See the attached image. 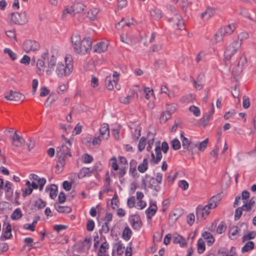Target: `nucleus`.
Instances as JSON below:
<instances>
[{"instance_id":"obj_1","label":"nucleus","mask_w":256,"mask_h":256,"mask_svg":"<svg viewBox=\"0 0 256 256\" xmlns=\"http://www.w3.org/2000/svg\"><path fill=\"white\" fill-rule=\"evenodd\" d=\"M71 40L73 48L76 54H84L92 48V42L89 37L81 40L80 36L76 34L72 36Z\"/></svg>"},{"instance_id":"obj_2","label":"nucleus","mask_w":256,"mask_h":256,"mask_svg":"<svg viewBox=\"0 0 256 256\" xmlns=\"http://www.w3.org/2000/svg\"><path fill=\"white\" fill-rule=\"evenodd\" d=\"M72 143L70 141H68V145L62 144L60 146H58L56 148V154L58 158V164L56 166L58 170H56V174H60L61 171L59 170V166L64 168L66 162L68 160L69 158L72 156L70 152V148Z\"/></svg>"},{"instance_id":"obj_3","label":"nucleus","mask_w":256,"mask_h":256,"mask_svg":"<svg viewBox=\"0 0 256 256\" xmlns=\"http://www.w3.org/2000/svg\"><path fill=\"white\" fill-rule=\"evenodd\" d=\"M180 137L184 149L187 150L192 156L196 152V148L200 151L204 152L206 148L208 142V138H206L202 142L194 143L185 137L182 132L180 134Z\"/></svg>"},{"instance_id":"obj_4","label":"nucleus","mask_w":256,"mask_h":256,"mask_svg":"<svg viewBox=\"0 0 256 256\" xmlns=\"http://www.w3.org/2000/svg\"><path fill=\"white\" fill-rule=\"evenodd\" d=\"M241 42L238 40H234L226 47L224 52V59L226 62L234 63V57L235 54L240 48Z\"/></svg>"},{"instance_id":"obj_5","label":"nucleus","mask_w":256,"mask_h":256,"mask_svg":"<svg viewBox=\"0 0 256 256\" xmlns=\"http://www.w3.org/2000/svg\"><path fill=\"white\" fill-rule=\"evenodd\" d=\"M145 178L142 180V186L144 188L146 189V186L152 190L154 192L153 196H156L158 192L161 190V187L158 184L154 178L146 174L144 176Z\"/></svg>"},{"instance_id":"obj_6","label":"nucleus","mask_w":256,"mask_h":256,"mask_svg":"<svg viewBox=\"0 0 256 256\" xmlns=\"http://www.w3.org/2000/svg\"><path fill=\"white\" fill-rule=\"evenodd\" d=\"M235 29L236 26L234 24H230L227 26L221 28L215 34V36L216 38V41H220L224 36L232 34Z\"/></svg>"},{"instance_id":"obj_7","label":"nucleus","mask_w":256,"mask_h":256,"mask_svg":"<svg viewBox=\"0 0 256 256\" xmlns=\"http://www.w3.org/2000/svg\"><path fill=\"white\" fill-rule=\"evenodd\" d=\"M73 66L70 63L64 65L62 63H58L56 66V73L60 77L68 76L72 72Z\"/></svg>"},{"instance_id":"obj_8","label":"nucleus","mask_w":256,"mask_h":256,"mask_svg":"<svg viewBox=\"0 0 256 256\" xmlns=\"http://www.w3.org/2000/svg\"><path fill=\"white\" fill-rule=\"evenodd\" d=\"M22 47L24 50L28 53L30 51L35 52L38 50L40 48V46L35 40H28L24 42Z\"/></svg>"},{"instance_id":"obj_9","label":"nucleus","mask_w":256,"mask_h":256,"mask_svg":"<svg viewBox=\"0 0 256 256\" xmlns=\"http://www.w3.org/2000/svg\"><path fill=\"white\" fill-rule=\"evenodd\" d=\"M174 12L176 13L174 14V17L168 18L169 22H174L175 23L176 28L178 30H184V21L182 18V16L177 12V10L174 8H173Z\"/></svg>"},{"instance_id":"obj_10","label":"nucleus","mask_w":256,"mask_h":256,"mask_svg":"<svg viewBox=\"0 0 256 256\" xmlns=\"http://www.w3.org/2000/svg\"><path fill=\"white\" fill-rule=\"evenodd\" d=\"M11 20L14 24H24L27 22L26 14L24 12L20 14L12 12L11 14Z\"/></svg>"},{"instance_id":"obj_11","label":"nucleus","mask_w":256,"mask_h":256,"mask_svg":"<svg viewBox=\"0 0 256 256\" xmlns=\"http://www.w3.org/2000/svg\"><path fill=\"white\" fill-rule=\"evenodd\" d=\"M12 236V226L10 222H4L3 224L2 234L0 237L1 240L10 239Z\"/></svg>"},{"instance_id":"obj_12","label":"nucleus","mask_w":256,"mask_h":256,"mask_svg":"<svg viewBox=\"0 0 256 256\" xmlns=\"http://www.w3.org/2000/svg\"><path fill=\"white\" fill-rule=\"evenodd\" d=\"M4 98L9 100L19 102L24 100L25 96L20 92L10 90L8 95L6 96Z\"/></svg>"},{"instance_id":"obj_13","label":"nucleus","mask_w":256,"mask_h":256,"mask_svg":"<svg viewBox=\"0 0 256 256\" xmlns=\"http://www.w3.org/2000/svg\"><path fill=\"white\" fill-rule=\"evenodd\" d=\"M13 184L9 181L6 180L4 186L6 193V198L7 200L12 202L13 200V190L12 186Z\"/></svg>"},{"instance_id":"obj_14","label":"nucleus","mask_w":256,"mask_h":256,"mask_svg":"<svg viewBox=\"0 0 256 256\" xmlns=\"http://www.w3.org/2000/svg\"><path fill=\"white\" fill-rule=\"evenodd\" d=\"M100 136L102 139H108L110 136L108 124L106 123L103 124L100 128Z\"/></svg>"},{"instance_id":"obj_15","label":"nucleus","mask_w":256,"mask_h":256,"mask_svg":"<svg viewBox=\"0 0 256 256\" xmlns=\"http://www.w3.org/2000/svg\"><path fill=\"white\" fill-rule=\"evenodd\" d=\"M216 12V9L210 6H208L206 10L201 14L202 18L204 20H208L212 17Z\"/></svg>"},{"instance_id":"obj_16","label":"nucleus","mask_w":256,"mask_h":256,"mask_svg":"<svg viewBox=\"0 0 256 256\" xmlns=\"http://www.w3.org/2000/svg\"><path fill=\"white\" fill-rule=\"evenodd\" d=\"M182 214L183 210L182 208H176L170 212V219L173 220L174 222H175Z\"/></svg>"},{"instance_id":"obj_17","label":"nucleus","mask_w":256,"mask_h":256,"mask_svg":"<svg viewBox=\"0 0 256 256\" xmlns=\"http://www.w3.org/2000/svg\"><path fill=\"white\" fill-rule=\"evenodd\" d=\"M158 209L157 206L156 204H151L146 210V218L148 220H150L152 218L155 214Z\"/></svg>"},{"instance_id":"obj_18","label":"nucleus","mask_w":256,"mask_h":256,"mask_svg":"<svg viewBox=\"0 0 256 256\" xmlns=\"http://www.w3.org/2000/svg\"><path fill=\"white\" fill-rule=\"evenodd\" d=\"M108 44L104 42H101L94 46V52L98 53H102L106 52L107 50Z\"/></svg>"},{"instance_id":"obj_19","label":"nucleus","mask_w":256,"mask_h":256,"mask_svg":"<svg viewBox=\"0 0 256 256\" xmlns=\"http://www.w3.org/2000/svg\"><path fill=\"white\" fill-rule=\"evenodd\" d=\"M204 208L202 205H198L196 208V216L198 220L206 218V216L204 212Z\"/></svg>"},{"instance_id":"obj_20","label":"nucleus","mask_w":256,"mask_h":256,"mask_svg":"<svg viewBox=\"0 0 256 256\" xmlns=\"http://www.w3.org/2000/svg\"><path fill=\"white\" fill-rule=\"evenodd\" d=\"M202 236L206 240L207 244L208 246H211L214 242L215 239L213 236L208 232H204L202 234Z\"/></svg>"},{"instance_id":"obj_21","label":"nucleus","mask_w":256,"mask_h":256,"mask_svg":"<svg viewBox=\"0 0 256 256\" xmlns=\"http://www.w3.org/2000/svg\"><path fill=\"white\" fill-rule=\"evenodd\" d=\"M45 62L42 60H38L36 62V72L40 76L43 74L44 72Z\"/></svg>"},{"instance_id":"obj_22","label":"nucleus","mask_w":256,"mask_h":256,"mask_svg":"<svg viewBox=\"0 0 256 256\" xmlns=\"http://www.w3.org/2000/svg\"><path fill=\"white\" fill-rule=\"evenodd\" d=\"M92 170L90 168H82L78 174L79 178L90 176L92 175Z\"/></svg>"},{"instance_id":"obj_23","label":"nucleus","mask_w":256,"mask_h":256,"mask_svg":"<svg viewBox=\"0 0 256 256\" xmlns=\"http://www.w3.org/2000/svg\"><path fill=\"white\" fill-rule=\"evenodd\" d=\"M136 92L134 90H132L130 94L126 97H122L120 98V102L124 104H128L134 98V96Z\"/></svg>"},{"instance_id":"obj_24","label":"nucleus","mask_w":256,"mask_h":256,"mask_svg":"<svg viewBox=\"0 0 256 256\" xmlns=\"http://www.w3.org/2000/svg\"><path fill=\"white\" fill-rule=\"evenodd\" d=\"M54 208L60 213H70L72 212V208L68 206H61L57 203H55L54 205Z\"/></svg>"},{"instance_id":"obj_25","label":"nucleus","mask_w":256,"mask_h":256,"mask_svg":"<svg viewBox=\"0 0 256 256\" xmlns=\"http://www.w3.org/2000/svg\"><path fill=\"white\" fill-rule=\"evenodd\" d=\"M12 140L14 142H18L20 144H14L16 146H20L23 145V144L25 142V140L24 138L17 134L16 132H15L14 136L12 137Z\"/></svg>"},{"instance_id":"obj_26","label":"nucleus","mask_w":256,"mask_h":256,"mask_svg":"<svg viewBox=\"0 0 256 256\" xmlns=\"http://www.w3.org/2000/svg\"><path fill=\"white\" fill-rule=\"evenodd\" d=\"M131 224L132 228L135 230H139L140 228L142 226V222L140 220V217L138 216L136 217V219L132 218L131 221Z\"/></svg>"},{"instance_id":"obj_27","label":"nucleus","mask_w":256,"mask_h":256,"mask_svg":"<svg viewBox=\"0 0 256 256\" xmlns=\"http://www.w3.org/2000/svg\"><path fill=\"white\" fill-rule=\"evenodd\" d=\"M172 241L175 244H179L180 246L182 248H184L186 245V240L182 236L180 235L174 236Z\"/></svg>"},{"instance_id":"obj_28","label":"nucleus","mask_w":256,"mask_h":256,"mask_svg":"<svg viewBox=\"0 0 256 256\" xmlns=\"http://www.w3.org/2000/svg\"><path fill=\"white\" fill-rule=\"evenodd\" d=\"M151 16L154 19L158 20L162 17V12L158 8L152 9L150 10Z\"/></svg>"},{"instance_id":"obj_29","label":"nucleus","mask_w":256,"mask_h":256,"mask_svg":"<svg viewBox=\"0 0 256 256\" xmlns=\"http://www.w3.org/2000/svg\"><path fill=\"white\" fill-rule=\"evenodd\" d=\"M148 168V162L146 158H144L142 164L138 166V170L140 173H144L146 172Z\"/></svg>"},{"instance_id":"obj_30","label":"nucleus","mask_w":256,"mask_h":256,"mask_svg":"<svg viewBox=\"0 0 256 256\" xmlns=\"http://www.w3.org/2000/svg\"><path fill=\"white\" fill-rule=\"evenodd\" d=\"M75 14L80 13L84 10L85 6L81 2L74 3L72 6Z\"/></svg>"},{"instance_id":"obj_31","label":"nucleus","mask_w":256,"mask_h":256,"mask_svg":"<svg viewBox=\"0 0 256 256\" xmlns=\"http://www.w3.org/2000/svg\"><path fill=\"white\" fill-rule=\"evenodd\" d=\"M132 232L130 228L127 226H126L122 234V238L126 240H128L132 236Z\"/></svg>"},{"instance_id":"obj_32","label":"nucleus","mask_w":256,"mask_h":256,"mask_svg":"<svg viewBox=\"0 0 256 256\" xmlns=\"http://www.w3.org/2000/svg\"><path fill=\"white\" fill-rule=\"evenodd\" d=\"M254 244L252 241L247 242L244 246L242 248V253L248 252L254 248Z\"/></svg>"},{"instance_id":"obj_33","label":"nucleus","mask_w":256,"mask_h":256,"mask_svg":"<svg viewBox=\"0 0 256 256\" xmlns=\"http://www.w3.org/2000/svg\"><path fill=\"white\" fill-rule=\"evenodd\" d=\"M22 216V211L20 208H16L10 216V218L12 220H18Z\"/></svg>"},{"instance_id":"obj_34","label":"nucleus","mask_w":256,"mask_h":256,"mask_svg":"<svg viewBox=\"0 0 256 256\" xmlns=\"http://www.w3.org/2000/svg\"><path fill=\"white\" fill-rule=\"evenodd\" d=\"M166 66V62L164 60H156L154 63V68L156 70L165 68Z\"/></svg>"},{"instance_id":"obj_35","label":"nucleus","mask_w":256,"mask_h":256,"mask_svg":"<svg viewBox=\"0 0 256 256\" xmlns=\"http://www.w3.org/2000/svg\"><path fill=\"white\" fill-rule=\"evenodd\" d=\"M50 196L52 199L54 200L56 198V196L58 194V186L55 184H51L50 188Z\"/></svg>"},{"instance_id":"obj_36","label":"nucleus","mask_w":256,"mask_h":256,"mask_svg":"<svg viewBox=\"0 0 256 256\" xmlns=\"http://www.w3.org/2000/svg\"><path fill=\"white\" fill-rule=\"evenodd\" d=\"M198 252L201 254L204 252L206 250L205 243L202 238H199L197 242Z\"/></svg>"},{"instance_id":"obj_37","label":"nucleus","mask_w":256,"mask_h":256,"mask_svg":"<svg viewBox=\"0 0 256 256\" xmlns=\"http://www.w3.org/2000/svg\"><path fill=\"white\" fill-rule=\"evenodd\" d=\"M156 160L155 164H158L162 158V154L161 152V148L160 146H156L155 148Z\"/></svg>"},{"instance_id":"obj_38","label":"nucleus","mask_w":256,"mask_h":256,"mask_svg":"<svg viewBox=\"0 0 256 256\" xmlns=\"http://www.w3.org/2000/svg\"><path fill=\"white\" fill-rule=\"evenodd\" d=\"M98 12V9L96 8H92L88 12L87 17L88 18H90L91 20H94L96 19V16Z\"/></svg>"},{"instance_id":"obj_39","label":"nucleus","mask_w":256,"mask_h":256,"mask_svg":"<svg viewBox=\"0 0 256 256\" xmlns=\"http://www.w3.org/2000/svg\"><path fill=\"white\" fill-rule=\"evenodd\" d=\"M171 114L169 112L165 111L163 112L160 118V121L161 124L165 123L168 120L171 118Z\"/></svg>"},{"instance_id":"obj_40","label":"nucleus","mask_w":256,"mask_h":256,"mask_svg":"<svg viewBox=\"0 0 256 256\" xmlns=\"http://www.w3.org/2000/svg\"><path fill=\"white\" fill-rule=\"evenodd\" d=\"M109 248L108 244L106 240L104 242H102L98 250V253H106L107 250Z\"/></svg>"},{"instance_id":"obj_41","label":"nucleus","mask_w":256,"mask_h":256,"mask_svg":"<svg viewBox=\"0 0 256 256\" xmlns=\"http://www.w3.org/2000/svg\"><path fill=\"white\" fill-rule=\"evenodd\" d=\"M34 206L38 209H42L46 206V202L40 198L34 202Z\"/></svg>"},{"instance_id":"obj_42","label":"nucleus","mask_w":256,"mask_h":256,"mask_svg":"<svg viewBox=\"0 0 256 256\" xmlns=\"http://www.w3.org/2000/svg\"><path fill=\"white\" fill-rule=\"evenodd\" d=\"M116 245L117 246L116 248V253L118 256L122 255L124 252V249L125 248L124 246H123V244L122 243V242L118 241V242L116 244Z\"/></svg>"},{"instance_id":"obj_43","label":"nucleus","mask_w":256,"mask_h":256,"mask_svg":"<svg viewBox=\"0 0 256 256\" xmlns=\"http://www.w3.org/2000/svg\"><path fill=\"white\" fill-rule=\"evenodd\" d=\"M4 52L6 54H8L10 58H11V60H15L17 58L16 54L13 52L9 48H4Z\"/></svg>"},{"instance_id":"obj_44","label":"nucleus","mask_w":256,"mask_h":256,"mask_svg":"<svg viewBox=\"0 0 256 256\" xmlns=\"http://www.w3.org/2000/svg\"><path fill=\"white\" fill-rule=\"evenodd\" d=\"M256 236V232L254 231L248 232L247 234L244 235L242 238V242L246 240L254 239Z\"/></svg>"},{"instance_id":"obj_45","label":"nucleus","mask_w":256,"mask_h":256,"mask_svg":"<svg viewBox=\"0 0 256 256\" xmlns=\"http://www.w3.org/2000/svg\"><path fill=\"white\" fill-rule=\"evenodd\" d=\"M146 138L142 136L140 138L138 144V149L140 152H142L145 148L146 144Z\"/></svg>"},{"instance_id":"obj_46","label":"nucleus","mask_w":256,"mask_h":256,"mask_svg":"<svg viewBox=\"0 0 256 256\" xmlns=\"http://www.w3.org/2000/svg\"><path fill=\"white\" fill-rule=\"evenodd\" d=\"M226 228V226L224 222L222 221L218 226L216 228V232L218 234H222L225 232Z\"/></svg>"},{"instance_id":"obj_47","label":"nucleus","mask_w":256,"mask_h":256,"mask_svg":"<svg viewBox=\"0 0 256 256\" xmlns=\"http://www.w3.org/2000/svg\"><path fill=\"white\" fill-rule=\"evenodd\" d=\"M73 14V16H75V13L72 6H71L70 8H65L63 11V14L62 16V19H64L66 18V14Z\"/></svg>"},{"instance_id":"obj_48","label":"nucleus","mask_w":256,"mask_h":256,"mask_svg":"<svg viewBox=\"0 0 256 256\" xmlns=\"http://www.w3.org/2000/svg\"><path fill=\"white\" fill-rule=\"evenodd\" d=\"M189 110L196 116H199L200 114V109L194 106H192L189 108Z\"/></svg>"},{"instance_id":"obj_49","label":"nucleus","mask_w":256,"mask_h":256,"mask_svg":"<svg viewBox=\"0 0 256 256\" xmlns=\"http://www.w3.org/2000/svg\"><path fill=\"white\" fill-rule=\"evenodd\" d=\"M171 145L172 148L176 150H179L181 147L180 142L177 138H174L171 142Z\"/></svg>"},{"instance_id":"obj_50","label":"nucleus","mask_w":256,"mask_h":256,"mask_svg":"<svg viewBox=\"0 0 256 256\" xmlns=\"http://www.w3.org/2000/svg\"><path fill=\"white\" fill-rule=\"evenodd\" d=\"M105 84L108 90H112L114 88V86L112 82V78L110 76H108L106 78Z\"/></svg>"},{"instance_id":"obj_51","label":"nucleus","mask_w":256,"mask_h":256,"mask_svg":"<svg viewBox=\"0 0 256 256\" xmlns=\"http://www.w3.org/2000/svg\"><path fill=\"white\" fill-rule=\"evenodd\" d=\"M210 116L211 115H210V114H206V115L204 116L203 117L201 118V119L200 120V124L204 126H206L208 124V122L210 121Z\"/></svg>"},{"instance_id":"obj_52","label":"nucleus","mask_w":256,"mask_h":256,"mask_svg":"<svg viewBox=\"0 0 256 256\" xmlns=\"http://www.w3.org/2000/svg\"><path fill=\"white\" fill-rule=\"evenodd\" d=\"M82 158L85 164L90 163L94 160L93 157L88 154H83Z\"/></svg>"},{"instance_id":"obj_53","label":"nucleus","mask_w":256,"mask_h":256,"mask_svg":"<svg viewBox=\"0 0 256 256\" xmlns=\"http://www.w3.org/2000/svg\"><path fill=\"white\" fill-rule=\"evenodd\" d=\"M110 230L109 228V223L105 222L102 226V228L99 230L100 234H102L103 232L107 234Z\"/></svg>"},{"instance_id":"obj_54","label":"nucleus","mask_w":256,"mask_h":256,"mask_svg":"<svg viewBox=\"0 0 256 256\" xmlns=\"http://www.w3.org/2000/svg\"><path fill=\"white\" fill-rule=\"evenodd\" d=\"M239 86V84L238 82H237L234 86L232 88L231 90V93L232 96L234 98H238L239 96V92L238 90V88Z\"/></svg>"},{"instance_id":"obj_55","label":"nucleus","mask_w":256,"mask_h":256,"mask_svg":"<svg viewBox=\"0 0 256 256\" xmlns=\"http://www.w3.org/2000/svg\"><path fill=\"white\" fill-rule=\"evenodd\" d=\"M194 220L195 216L193 213H190L188 214L186 216L187 223L190 226H192L194 224Z\"/></svg>"},{"instance_id":"obj_56","label":"nucleus","mask_w":256,"mask_h":256,"mask_svg":"<svg viewBox=\"0 0 256 256\" xmlns=\"http://www.w3.org/2000/svg\"><path fill=\"white\" fill-rule=\"evenodd\" d=\"M57 99V96L54 93H51L48 97L47 98L46 103L49 102L50 105L53 102H55Z\"/></svg>"},{"instance_id":"obj_57","label":"nucleus","mask_w":256,"mask_h":256,"mask_svg":"<svg viewBox=\"0 0 256 256\" xmlns=\"http://www.w3.org/2000/svg\"><path fill=\"white\" fill-rule=\"evenodd\" d=\"M242 210H243L242 208H241V207L238 208L236 210L235 214H234V220H238L241 217L242 214Z\"/></svg>"},{"instance_id":"obj_58","label":"nucleus","mask_w":256,"mask_h":256,"mask_svg":"<svg viewBox=\"0 0 256 256\" xmlns=\"http://www.w3.org/2000/svg\"><path fill=\"white\" fill-rule=\"evenodd\" d=\"M56 58L54 55H52L50 57V60L48 62V68L50 69H53L56 64Z\"/></svg>"},{"instance_id":"obj_59","label":"nucleus","mask_w":256,"mask_h":256,"mask_svg":"<svg viewBox=\"0 0 256 256\" xmlns=\"http://www.w3.org/2000/svg\"><path fill=\"white\" fill-rule=\"evenodd\" d=\"M188 186V182L185 180H181L178 182V186L184 190H186Z\"/></svg>"},{"instance_id":"obj_60","label":"nucleus","mask_w":256,"mask_h":256,"mask_svg":"<svg viewBox=\"0 0 256 256\" xmlns=\"http://www.w3.org/2000/svg\"><path fill=\"white\" fill-rule=\"evenodd\" d=\"M94 228V222L93 220H90L86 224V230L88 232H92Z\"/></svg>"},{"instance_id":"obj_61","label":"nucleus","mask_w":256,"mask_h":256,"mask_svg":"<svg viewBox=\"0 0 256 256\" xmlns=\"http://www.w3.org/2000/svg\"><path fill=\"white\" fill-rule=\"evenodd\" d=\"M166 112H169L170 114L174 113L176 110V104H166Z\"/></svg>"},{"instance_id":"obj_62","label":"nucleus","mask_w":256,"mask_h":256,"mask_svg":"<svg viewBox=\"0 0 256 256\" xmlns=\"http://www.w3.org/2000/svg\"><path fill=\"white\" fill-rule=\"evenodd\" d=\"M118 2V8L122 10L126 7L128 4L127 0H117Z\"/></svg>"},{"instance_id":"obj_63","label":"nucleus","mask_w":256,"mask_h":256,"mask_svg":"<svg viewBox=\"0 0 256 256\" xmlns=\"http://www.w3.org/2000/svg\"><path fill=\"white\" fill-rule=\"evenodd\" d=\"M228 250L224 248H220L218 250V254L220 256H229Z\"/></svg>"},{"instance_id":"obj_64","label":"nucleus","mask_w":256,"mask_h":256,"mask_svg":"<svg viewBox=\"0 0 256 256\" xmlns=\"http://www.w3.org/2000/svg\"><path fill=\"white\" fill-rule=\"evenodd\" d=\"M221 200L220 194H217L212 196L210 200L212 202H214V204H216L220 202Z\"/></svg>"}]
</instances>
